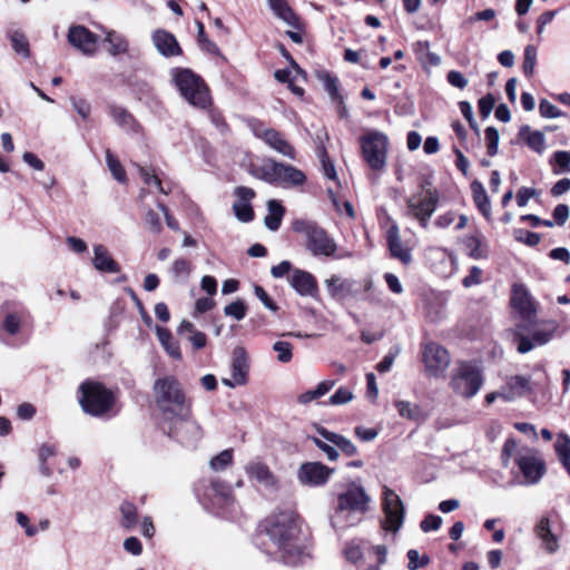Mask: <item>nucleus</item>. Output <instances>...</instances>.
I'll list each match as a JSON object with an SVG mask.
<instances>
[{"mask_svg":"<svg viewBox=\"0 0 570 570\" xmlns=\"http://www.w3.org/2000/svg\"><path fill=\"white\" fill-rule=\"evenodd\" d=\"M247 307L242 299H237L224 307V314L240 321L246 316Z\"/></svg>","mask_w":570,"mask_h":570,"instance_id":"obj_47","label":"nucleus"},{"mask_svg":"<svg viewBox=\"0 0 570 570\" xmlns=\"http://www.w3.org/2000/svg\"><path fill=\"white\" fill-rule=\"evenodd\" d=\"M155 402L163 415V422L177 415L186 417L190 405L186 401L181 384L175 376L158 379L154 384Z\"/></svg>","mask_w":570,"mask_h":570,"instance_id":"obj_3","label":"nucleus"},{"mask_svg":"<svg viewBox=\"0 0 570 570\" xmlns=\"http://www.w3.org/2000/svg\"><path fill=\"white\" fill-rule=\"evenodd\" d=\"M271 8L277 17L293 28H299V18L291 9L286 0H269Z\"/></svg>","mask_w":570,"mask_h":570,"instance_id":"obj_33","label":"nucleus"},{"mask_svg":"<svg viewBox=\"0 0 570 570\" xmlns=\"http://www.w3.org/2000/svg\"><path fill=\"white\" fill-rule=\"evenodd\" d=\"M102 31L105 33V42L109 45L107 49L109 55L117 57L128 52L129 42L124 35L115 30L102 29Z\"/></svg>","mask_w":570,"mask_h":570,"instance_id":"obj_32","label":"nucleus"},{"mask_svg":"<svg viewBox=\"0 0 570 570\" xmlns=\"http://www.w3.org/2000/svg\"><path fill=\"white\" fill-rule=\"evenodd\" d=\"M442 525V518L440 515L428 514L420 523L423 532L436 531Z\"/></svg>","mask_w":570,"mask_h":570,"instance_id":"obj_62","label":"nucleus"},{"mask_svg":"<svg viewBox=\"0 0 570 570\" xmlns=\"http://www.w3.org/2000/svg\"><path fill=\"white\" fill-rule=\"evenodd\" d=\"M268 215L265 217V226L269 230H277L281 226L285 209L279 202L272 199L267 204Z\"/></svg>","mask_w":570,"mask_h":570,"instance_id":"obj_36","label":"nucleus"},{"mask_svg":"<svg viewBox=\"0 0 570 570\" xmlns=\"http://www.w3.org/2000/svg\"><path fill=\"white\" fill-rule=\"evenodd\" d=\"M273 350L277 353V360L281 363H288L293 357V345L289 342L277 341Z\"/></svg>","mask_w":570,"mask_h":570,"instance_id":"obj_50","label":"nucleus"},{"mask_svg":"<svg viewBox=\"0 0 570 570\" xmlns=\"http://www.w3.org/2000/svg\"><path fill=\"white\" fill-rule=\"evenodd\" d=\"M232 377L222 379V383L230 389L245 385L247 383L249 373V358L246 350L243 346H236L232 355Z\"/></svg>","mask_w":570,"mask_h":570,"instance_id":"obj_15","label":"nucleus"},{"mask_svg":"<svg viewBox=\"0 0 570 570\" xmlns=\"http://www.w3.org/2000/svg\"><path fill=\"white\" fill-rule=\"evenodd\" d=\"M361 153L366 165L379 174L387 163L389 138L385 134L371 130L360 137Z\"/></svg>","mask_w":570,"mask_h":570,"instance_id":"obj_5","label":"nucleus"},{"mask_svg":"<svg viewBox=\"0 0 570 570\" xmlns=\"http://www.w3.org/2000/svg\"><path fill=\"white\" fill-rule=\"evenodd\" d=\"M553 161L558 168H553L554 174L562 171L570 173V151L558 150L553 154Z\"/></svg>","mask_w":570,"mask_h":570,"instance_id":"obj_51","label":"nucleus"},{"mask_svg":"<svg viewBox=\"0 0 570 570\" xmlns=\"http://www.w3.org/2000/svg\"><path fill=\"white\" fill-rule=\"evenodd\" d=\"M539 110L540 115L543 118H559L563 115L562 111L557 106H554L547 99H542L540 101Z\"/></svg>","mask_w":570,"mask_h":570,"instance_id":"obj_59","label":"nucleus"},{"mask_svg":"<svg viewBox=\"0 0 570 570\" xmlns=\"http://www.w3.org/2000/svg\"><path fill=\"white\" fill-rule=\"evenodd\" d=\"M321 79L323 80L324 87H325L327 94L330 95V97L333 100L342 102V97L340 96V92H338L337 79L330 76L328 73L323 75Z\"/></svg>","mask_w":570,"mask_h":570,"instance_id":"obj_55","label":"nucleus"},{"mask_svg":"<svg viewBox=\"0 0 570 570\" xmlns=\"http://www.w3.org/2000/svg\"><path fill=\"white\" fill-rule=\"evenodd\" d=\"M386 239L391 255L400 259L403 264H409L412 259L411 252L402 244L397 225L393 224L389 227Z\"/></svg>","mask_w":570,"mask_h":570,"instance_id":"obj_25","label":"nucleus"},{"mask_svg":"<svg viewBox=\"0 0 570 570\" xmlns=\"http://www.w3.org/2000/svg\"><path fill=\"white\" fill-rule=\"evenodd\" d=\"M326 291L335 299H345L356 297L360 292V285L356 281L342 278L338 275H332L325 281Z\"/></svg>","mask_w":570,"mask_h":570,"instance_id":"obj_19","label":"nucleus"},{"mask_svg":"<svg viewBox=\"0 0 570 570\" xmlns=\"http://www.w3.org/2000/svg\"><path fill=\"white\" fill-rule=\"evenodd\" d=\"M344 556L350 562H357L362 559L363 552L361 547L354 541L348 542L344 548Z\"/></svg>","mask_w":570,"mask_h":570,"instance_id":"obj_63","label":"nucleus"},{"mask_svg":"<svg viewBox=\"0 0 570 570\" xmlns=\"http://www.w3.org/2000/svg\"><path fill=\"white\" fill-rule=\"evenodd\" d=\"M485 140L488 154L490 156H495L498 154V146L500 140L499 131L494 127H488L485 129Z\"/></svg>","mask_w":570,"mask_h":570,"instance_id":"obj_54","label":"nucleus"},{"mask_svg":"<svg viewBox=\"0 0 570 570\" xmlns=\"http://www.w3.org/2000/svg\"><path fill=\"white\" fill-rule=\"evenodd\" d=\"M306 180L305 174L292 165L279 163L277 183L285 187L302 186Z\"/></svg>","mask_w":570,"mask_h":570,"instance_id":"obj_30","label":"nucleus"},{"mask_svg":"<svg viewBox=\"0 0 570 570\" xmlns=\"http://www.w3.org/2000/svg\"><path fill=\"white\" fill-rule=\"evenodd\" d=\"M511 305L523 318H530L535 313L531 296L521 284L513 285Z\"/></svg>","mask_w":570,"mask_h":570,"instance_id":"obj_24","label":"nucleus"},{"mask_svg":"<svg viewBox=\"0 0 570 570\" xmlns=\"http://www.w3.org/2000/svg\"><path fill=\"white\" fill-rule=\"evenodd\" d=\"M266 533L283 553L284 561L294 563L301 553L299 524L295 515L291 512L274 515L266 528Z\"/></svg>","mask_w":570,"mask_h":570,"instance_id":"obj_1","label":"nucleus"},{"mask_svg":"<svg viewBox=\"0 0 570 570\" xmlns=\"http://www.w3.org/2000/svg\"><path fill=\"white\" fill-rule=\"evenodd\" d=\"M528 146L535 153L541 154L546 147V137L541 131H530L529 126H523L520 129V136L525 137Z\"/></svg>","mask_w":570,"mask_h":570,"instance_id":"obj_38","label":"nucleus"},{"mask_svg":"<svg viewBox=\"0 0 570 570\" xmlns=\"http://www.w3.org/2000/svg\"><path fill=\"white\" fill-rule=\"evenodd\" d=\"M120 524L127 530L134 529L138 523L137 508L130 502H124L120 505Z\"/></svg>","mask_w":570,"mask_h":570,"instance_id":"obj_40","label":"nucleus"},{"mask_svg":"<svg viewBox=\"0 0 570 570\" xmlns=\"http://www.w3.org/2000/svg\"><path fill=\"white\" fill-rule=\"evenodd\" d=\"M382 507L384 512L383 528L386 531L397 532L404 520L405 509L401 498L389 487H383Z\"/></svg>","mask_w":570,"mask_h":570,"instance_id":"obj_14","label":"nucleus"},{"mask_svg":"<svg viewBox=\"0 0 570 570\" xmlns=\"http://www.w3.org/2000/svg\"><path fill=\"white\" fill-rule=\"evenodd\" d=\"M559 325L554 321H546L539 327L530 332V336L525 334L529 328L524 324L517 325L513 336L517 343V350L521 354L532 351L535 346L549 343L557 333Z\"/></svg>","mask_w":570,"mask_h":570,"instance_id":"obj_8","label":"nucleus"},{"mask_svg":"<svg viewBox=\"0 0 570 570\" xmlns=\"http://www.w3.org/2000/svg\"><path fill=\"white\" fill-rule=\"evenodd\" d=\"M537 63V49L534 46H527L524 48V59H523V72L527 77H531L534 71V67Z\"/></svg>","mask_w":570,"mask_h":570,"instance_id":"obj_45","label":"nucleus"},{"mask_svg":"<svg viewBox=\"0 0 570 570\" xmlns=\"http://www.w3.org/2000/svg\"><path fill=\"white\" fill-rule=\"evenodd\" d=\"M197 24V39H198V42L202 43L204 46V48L210 52V53H218L219 52V49L217 47V45L213 41H210L206 35H205V28H204V24L203 22L200 21H197L196 22Z\"/></svg>","mask_w":570,"mask_h":570,"instance_id":"obj_58","label":"nucleus"},{"mask_svg":"<svg viewBox=\"0 0 570 570\" xmlns=\"http://www.w3.org/2000/svg\"><path fill=\"white\" fill-rule=\"evenodd\" d=\"M316 432L324 440L328 441L331 444L335 445L336 449H340L343 454L347 456H353L357 453L356 445L347 438L328 431L323 426H316Z\"/></svg>","mask_w":570,"mask_h":570,"instance_id":"obj_27","label":"nucleus"},{"mask_svg":"<svg viewBox=\"0 0 570 570\" xmlns=\"http://www.w3.org/2000/svg\"><path fill=\"white\" fill-rule=\"evenodd\" d=\"M517 448H518V443L512 438L508 439L504 442L503 448H502V453H501L502 464L504 466H508L509 462H510V459L513 455L514 456L517 455V453H518Z\"/></svg>","mask_w":570,"mask_h":570,"instance_id":"obj_60","label":"nucleus"},{"mask_svg":"<svg viewBox=\"0 0 570 570\" xmlns=\"http://www.w3.org/2000/svg\"><path fill=\"white\" fill-rule=\"evenodd\" d=\"M55 453H56L55 449L49 444H42L39 448L38 456L41 462L40 470H41V473L46 476L51 475V470L46 465V462L49 458L55 455Z\"/></svg>","mask_w":570,"mask_h":570,"instance_id":"obj_57","label":"nucleus"},{"mask_svg":"<svg viewBox=\"0 0 570 570\" xmlns=\"http://www.w3.org/2000/svg\"><path fill=\"white\" fill-rule=\"evenodd\" d=\"M79 391L81 393L79 403L82 410L92 416L108 414L115 404L114 393L101 383L86 381L80 385Z\"/></svg>","mask_w":570,"mask_h":570,"instance_id":"obj_4","label":"nucleus"},{"mask_svg":"<svg viewBox=\"0 0 570 570\" xmlns=\"http://www.w3.org/2000/svg\"><path fill=\"white\" fill-rule=\"evenodd\" d=\"M106 163L109 171L112 177L121 184L127 183V175L124 166L119 161V159L110 151V149L106 150Z\"/></svg>","mask_w":570,"mask_h":570,"instance_id":"obj_39","label":"nucleus"},{"mask_svg":"<svg viewBox=\"0 0 570 570\" xmlns=\"http://www.w3.org/2000/svg\"><path fill=\"white\" fill-rule=\"evenodd\" d=\"M67 38L85 56H92L97 50L98 36L83 26H71Z\"/></svg>","mask_w":570,"mask_h":570,"instance_id":"obj_17","label":"nucleus"},{"mask_svg":"<svg viewBox=\"0 0 570 570\" xmlns=\"http://www.w3.org/2000/svg\"><path fill=\"white\" fill-rule=\"evenodd\" d=\"M293 230L305 236L306 247L314 256H331L337 248L334 239L314 222L296 219Z\"/></svg>","mask_w":570,"mask_h":570,"instance_id":"obj_7","label":"nucleus"},{"mask_svg":"<svg viewBox=\"0 0 570 570\" xmlns=\"http://www.w3.org/2000/svg\"><path fill=\"white\" fill-rule=\"evenodd\" d=\"M246 473L250 479L256 480L268 489L277 487V479L269 468L262 462H250L246 465Z\"/></svg>","mask_w":570,"mask_h":570,"instance_id":"obj_28","label":"nucleus"},{"mask_svg":"<svg viewBox=\"0 0 570 570\" xmlns=\"http://www.w3.org/2000/svg\"><path fill=\"white\" fill-rule=\"evenodd\" d=\"M92 265L101 273H118L119 264L110 256L108 249L104 245L94 246Z\"/></svg>","mask_w":570,"mask_h":570,"instance_id":"obj_29","label":"nucleus"},{"mask_svg":"<svg viewBox=\"0 0 570 570\" xmlns=\"http://www.w3.org/2000/svg\"><path fill=\"white\" fill-rule=\"evenodd\" d=\"M11 41L13 51L27 59L30 57V45L27 36L21 30H11L7 33Z\"/></svg>","mask_w":570,"mask_h":570,"instance_id":"obj_35","label":"nucleus"},{"mask_svg":"<svg viewBox=\"0 0 570 570\" xmlns=\"http://www.w3.org/2000/svg\"><path fill=\"white\" fill-rule=\"evenodd\" d=\"M238 199L234 203L233 209L238 220L248 223L254 218V210L250 200L255 197V191L248 187H237L235 190Z\"/></svg>","mask_w":570,"mask_h":570,"instance_id":"obj_20","label":"nucleus"},{"mask_svg":"<svg viewBox=\"0 0 570 570\" xmlns=\"http://www.w3.org/2000/svg\"><path fill=\"white\" fill-rule=\"evenodd\" d=\"M407 569L409 570H417L426 567L430 563V558L428 554H420L417 550L410 549L407 551Z\"/></svg>","mask_w":570,"mask_h":570,"instance_id":"obj_46","label":"nucleus"},{"mask_svg":"<svg viewBox=\"0 0 570 570\" xmlns=\"http://www.w3.org/2000/svg\"><path fill=\"white\" fill-rule=\"evenodd\" d=\"M558 456L570 455V438L564 434H559L554 444Z\"/></svg>","mask_w":570,"mask_h":570,"instance_id":"obj_64","label":"nucleus"},{"mask_svg":"<svg viewBox=\"0 0 570 570\" xmlns=\"http://www.w3.org/2000/svg\"><path fill=\"white\" fill-rule=\"evenodd\" d=\"M354 395L347 387H340L333 395L330 396L328 403L331 405H343L353 400Z\"/></svg>","mask_w":570,"mask_h":570,"instance_id":"obj_56","label":"nucleus"},{"mask_svg":"<svg viewBox=\"0 0 570 570\" xmlns=\"http://www.w3.org/2000/svg\"><path fill=\"white\" fill-rule=\"evenodd\" d=\"M422 362L428 376L441 377L448 370L451 358L445 347L435 342H428L422 345Z\"/></svg>","mask_w":570,"mask_h":570,"instance_id":"obj_13","label":"nucleus"},{"mask_svg":"<svg viewBox=\"0 0 570 570\" xmlns=\"http://www.w3.org/2000/svg\"><path fill=\"white\" fill-rule=\"evenodd\" d=\"M514 462L522 474L523 480L520 482L522 485L538 484L546 474V463L534 449L518 450Z\"/></svg>","mask_w":570,"mask_h":570,"instance_id":"obj_11","label":"nucleus"},{"mask_svg":"<svg viewBox=\"0 0 570 570\" xmlns=\"http://www.w3.org/2000/svg\"><path fill=\"white\" fill-rule=\"evenodd\" d=\"M255 135L263 139L272 149L278 154L289 159H295V148L277 130L272 128H256Z\"/></svg>","mask_w":570,"mask_h":570,"instance_id":"obj_18","label":"nucleus"},{"mask_svg":"<svg viewBox=\"0 0 570 570\" xmlns=\"http://www.w3.org/2000/svg\"><path fill=\"white\" fill-rule=\"evenodd\" d=\"M163 430L178 442L185 445H194L202 436V429L191 417V410H188L186 417L177 415L173 420L163 422Z\"/></svg>","mask_w":570,"mask_h":570,"instance_id":"obj_12","label":"nucleus"},{"mask_svg":"<svg viewBox=\"0 0 570 570\" xmlns=\"http://www.w3.org/2000/svg\"><path fill=\"white\" fill-rule=\"evenodd\" d=\"M534 533L541 540L544 550L554 553L559 549L558 537L551 531V523L548 517H542L535 528Z\"/></svg>","mask_w":570,"mask_h":570,"instance_id":"obj_26","label":"nucleus"},{"mask_svg":"<svg viewBox=\"0 0 570 570\" xmlns=\"http://www.w3.org/2000/svg\"><path fill=\"white\" fill-rule=\"evenodd\" d=\"M450 385L459 396L471 399L483 385L481 370L470 362H463L454 370Z\"/></svg>","mask_w":570,"mask_h":570,"instance_id":"obj_9","label":"nucleus"},{"mask_svg":"<svg viewBox=\"0 0 570 570\" xmlns=\"http://www.w3.org/2000/svg\"><path fill=\"white\" fill-rule=\"evenodd\" d=\"M309 439L322 452L325 453L330 461H336L338 459L340 454L335 445L328 444L330 442L324 440L322 436H311Z\"/></svg>","mask_w":570,"mask_h":570,"instance_id":"obj_49","label":"nucleus"},{"mask_svg":"<svg viewBox=\"0 0 570 570\" xmlns=\"http://www.w3.org/2000/svg\"><path fill=\"white\" fill-rule=\"evenodd\" d=\"M213 497L218 503L228 505L233 501L232 491L228 484L220 481H213L210 485Z\"/></svg>","mask_w":570,"mask_h":570,"instance_id":"obj_42","label":"nucleus"},{"mask_svg":"<svg viewBox=\"0 0 570 570\" xmlns=\"http://www.w3.org/2000/svg\"><path fill=\"white\" fill-rule=\"evenodd\" d=\"M108 110L114 121L119 126L131 127L134 125V117L124 107L110 105Z\"/></svg>","mask_w":570,"mask_h":570,"instance_id":"obj_44","label":"nucleus"},{"mask_svg":"<svg viewBox=\"0 0 570 570\" xmlns=\"http://www.w3.org/2000/svg\"><path fill=\"white\" fill-rule=\"evenodd\" d=\"M153 42L159 53L165 57H175L181 55V48L176 37L166 30H156L153 33Z\"/></svg>","mask_w":570,"mask_h":570,"instance_id":"obj_23","label":"nucleus"},{"mask_svg":"<svg viewBox=\"0 0 570 570\" xmlns=\"http://www.w3.org/2000/svg\"><path fill=\"white\" fill-rule=\"evenodd\" d=\"M292 287L302 296H314L317 293L315 277L303 269H294L288 277Z\"/></svg>","mask_w":570,"mask_h":570,"instance_id":"obj_22","label":"nucleus"},{"mask_svg":"<svg viewBox=\"0 0 570 570\" xmlns=\"http://www.w3.org/2000/svg\"><path fill=\"white\" fill-rule=\"evenodd\" d=\"M279 163L268 159L262 165H250L249 174L268 184L277 183Z\"/></svg>","mask_w":570,"mask_h":570,"instance_id":"obj_31","label":"nucleus"},{"mask_svg":"<svg viewBox=\"0 0 570 570\" xmlns=\"http://www.w3.org/2000/svg\"><path fill=\"white\" fill-rule=\"evenodd\" d=\"M395 407L402 417L419 421L422 419V411L419 405L406 401L395 402Z\"/></svg>","mask_w":570,"mask_h":570,"instance_id":"obj_41","label":"nucleus"},{"mask_svg":"<svg viewBox=\"0 0 570 570\" xmlns=\"http://www.w3.org/2000/svg\"><path fill=\"white\" fill-rule=\"evenodd\" d=\"M334 471L321 462H305L297 471V480L303 485L322 487L330 480Z\"/></svg>","mask_w":570,"mask_h":570,"instance_id":"obj_16","label":"nucleus"},{"mask_svg":"<svg viewBox=\"0 0 570 570\" xmlns=\"http://www.w3.org/2000/svg\"><path fill=\"white\" fill-rule=\"evenodd\" d=\"M191 272L190 263L185 258H178L173 263L171 273L176 279H186Z\"/></svg>","mask_w":570,"mask_h":570,"instance_id":"obj_53","label":"nucleus"},{"mask_svg":"<svg viewBox=\"0 0 570 570\" xmlns=\"http://www.w3.org/2000/svg\"><path fill=\"white\" fill-rule=\"evenodd\" d=\"M320 159L322 163L324 175L328 179L335 180L337 178L336 169H335L334 163L332 160H330V158L327 157V154H326L324 147L320 151Z\"/></svg>","mask_w":570,"mask_h":570,"instance_id":"obj_61","label":"nucleus"},{"mask_svg":"<svg viewBox=\"0 0 570 570\" xmlns=\"http://www.w3.org/2000/svg\"><path fill=\"white\" fill-rule=\"evenodd\" d=\"M156 333L161 346L175 360L181 358L179 345L173 340L171 333L161 326L156 327Z\"/></svg>","mask_w":570,"mask_h":570,"instance_id":"obj_37","label":"nucleus"},{"mask_svg":"<svg viewBox=\"0 0 570 570\" xmlns=\"http://www.w3.org/2000/svg\"><path fill=\"white\" fill-rule=\"evenodd\" d=\"M514 238L519 243H523L528 246H535L540 243L541 236L538 233L529 232L525 229H515L514 230Z\"/></svg>","mask_w":570,"mask_h":570,"instance_id":"obj_52","label":"nucleus"},{"mask_svg":"<svg viewBox=\"0 0 570 570\" xmlns=\"http://www.w3.org/2000/svg\"><path fill=\"white\" fill-rule=\"evenodd\" d=\"M440 200V194L435 188H423L421 193L414 194L406 199L409 215L417 219L423 228H426L429 220L434 214Z\"/></svg>","mask_w":570,"mask_h":570,"instance_id":"obj_10","label":"nucleus"},{"mask_svg":"<svg viewBox=\"0 0 570 570\" xmlns=\"http://www.w3.org/2000/svg\"><path fill=\"white\" fill-rule=\"evenodd\" d=\"M176 87L193 106L207 108L210 105L209 90L204 80L189 69H179L174 75Z\"/></svg>","mask_w":570,"mask_h":570,"instance_id":"obj_6","label":"nucleus"},{"mask_svg":"<svg viewBox=\"0 0 570 570\" xmlns=\"http://www.w3.org/2000/svg\"><path fill=\"white\" fill-rule=\"evenodd\" d=\"M370 497L364 488L351 483L337 497V507L332 515L331 523L335 529H344L360 523L362 515L367 511Z\"/></svg>","mask_w":570,"mask_h":570,"instance_id":"obj_2","label":"nucleus"},{"mask_svg":"<svg viewBox=\"0 0 570 570\" xmlns=\"http://www.w3.org/2000/svg\"><path fill=\"white\" fill-rule=\"evenodd\" d=\"M473 200L487 219L491 217V204L483 185L480 181H473L471 185Z\"/></svg>","mask_w":570,"mask_h":570,"instance_id":"obj_34","label":"nucleus"},{"mask_svg":"<svg viewBox=\"0 0 570 570\" xmlns=\"http://www.w3.org/2000/svg\"><path fill=\"white\" fill-rule=\"evenodd\" d=\"M531 392V381L527 376L514 375L507 379L501 387V397L513 401Z\"/></svg>","mask_w":570,"mask_h":570,"instance_id":"obj_21","label":"nucleus"},{"mask_svg":"<svg viewBox=\"0 0 570 570\" xmlns=\"http://www.w3.org/2000/svg\"><path fill=\"white\" fill-rule=\"evenodd\" d=\"M134 166L137 168V170L145 184L155 185L158 188V190L165 195H167L169 193V190H166L163 187L159 177L155 174V170L153 168L144 167V166H140L139 164H134Z\"/></svg>","mask_w":570,"mask_h":570,"instance_id":"obj_43","label":"nucleus"},{"mask_svg":"<svg viewBox=\"0 0 570 570\" xmlns=\"http://www.w3.org/2000/svg\"><path fill=\"white\" fill-rule=\"evenodd\" d=\"M233 462V450H224L214 456L209 465L214 471H222Z\"/></svg>","mask_w":570,"mask_h":570,"instance_id":"obj_48","label":"nucleus"}]
</instances>
